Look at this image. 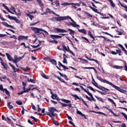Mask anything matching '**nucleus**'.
<instances>
[{"mask_svg":"<svg viewBox=\"0 0 127 127\" xmlns=\"http://www.w3.org/2000/svg\"><path fill=\"white\" fill-rule=\"evenodd\" d=\"M97 79L100 81V82H102V83H105L106 84H108V85H110V86H112L113 88H114L115 90H117V91H119V92H120L121 93H125L126 92L125 90L124 89H122L120 87L115 85V84H113V83L110 82V81L106 80V79H103L102 77L100 76H97Z\"/></svg>","mask_w":127,"mask_h":127,"instance_id":"nucleus-1","label":"nucleus"},{"mask_svg":"<svg viewBox=\"0 0 127 127\" xmlns=\"http://www.w3.org/2000/svg\"><path fill=\"white\" fill-rule=\"evenodd\" d=\"M31 29L34 32L36 35H40V34H41V37H45V34L46 35H48V32L42 28L31 27ZM43 32H45V34H44Z\"/></svg>","mask_w":127,"mask_h":127,"instance_id":"nucleus-2","label":"nucleus"},{"mask_svg":"<svg viewBox=\"0 0 127 127\" xmlns=\"http://www.w3.org/2000/svg\"><path fill=\"white\" fill-rule=\"evenodd\" d=\"M79 87H80L81 89H83V90L85 92V93H87V95H88V96H90V97H91V98L89 97V96H88V95H85V97L86 98V99L87 100H88V101H90V102H92V101H93V102H96V99L95 98H94V97L93 96V94H92V93H90V92L87 91V90L85 88H84V87L81 86L80 85Z\"/></svg>","mask_w":127,"mask_h":127,"instance_id":"nucleus-3","label":"nucleus"},{"mask_svg":"<svg viewBox=\"0 0 127 127\" xmlns=\"http://www.w3.org/2000/svg\"><path fill=\"white\" fill-rule=\"evenodd\" d=\"M81 3H82V1H80L79 3L64 2L63 3H62V5H64V6H66V5H72L71 8H73V7H74V8L75 9H76V8H77V7L76 6V5H77V6H80L81 5Z\"/></svg>","mask_w":127,"mask_h":127,"instance_id":"nucleus-4","label":"nucleus"},{"mask_svg":"<svg viewBox=\"0 0 127 127\" xmlns=\"http://www.w3.org/2000/svg\"><path fill=\"white\" fill-rule=\"evenodd\" d=\"M70 19L72 22H69V23H67V26H72L73 27H80V25L76 24V22L74 21L70 16H67L66 19Z\"/></svg>","mask_w":127,"mask_h":127,"instance_id":"nucleus-5","label":"nucleus"},{"mask_svg":"<svg viewBox=\"0 0 127 127\" xmlns=\"http://www.w3.org/2000/svg\"><path fill=\"white\" fill-rule=\"evenodd\" d=\"M49 113L48 114H50V115H52V116H54V117H57L58 115L56 113H54L55 112H57V113H58V110L55 108V107H49Z\"/></svg>","mask_w":127,"mask_h":127,"instance_id":"nucleus-6","label":"nucleus"},{"mask_svg":"<svg viewBox=\"0 0 127 127\" xmlns=\"http://www.w3.org/2000/svg\"><path fill=\"white\" fill-rule=\"evenodd\" d=\"M54 30L55 32H56V33H64V32H67L66 30L58 28H56Z\"/></svg>","mask_w":127,"mask_h":127,"instance_id":"nucleus-7","label":"nucleus"},{"mask_svg":"<svg viewBox=\"0 0 127 127\" xmlns=\"http://www.w3.org/2000/svg\"><path fill=\"white\" fill-rule=\"evenodd\" d=\"M8 18L9 19H12L13 20H14L16 23H21V21L19 19H16V17H13L9 15H8Z\"/></svg>","mask_w":127,"mask_h":127,"instance_id":"nucleus-8","label":"nucleus"},{"mask_svg":"<svg viewBox=\"0 0 127 127\" xmlns=\"http://www.w3.org/2000/svg\"><path fill=\"white\" fill-rule=\"evenodd\" d=\"M98 88V89H99V90H101V91H103V92H105V93H107L108 91H110V89L108 88H106L104 87H103L102 86H96Z\"/></svg>","mask_w":127,"mask_h":127,"instance_id":"nucleus-9","label":"nucleus"},{"mask_svg":"<svg viewBox=\"0 0 127 127\" xmlns=\"http://www.w3.org/2000/svg\"><path fill=\"white\" fill-rule=\"evenodd\" d=\"M56 19L57 21H62V20H65L67 19V16H63V17H56Z\"/></svg>","mask_w":127,"mask_h":127,"instance_id":"nucleus-10","label":"nucleus"},{"mask_svg":"<svg viewBox=\"0 0 127 127\" xmlns=\"http://www.w3.org/2000/svg\"><path fill=\"white\" fill-rule=\"evenodd\" d=\"M28 36L20 35L18 37V40H27Z\"/></svg>","mask_w":127,"mask_h":127,"instance_id":"nucleus-11","label":"nucleus"},{"mask_svg":"<svg viewBox=\"0 0 127 127\" xmlns=\"http://www.w3.org/2000/svg\"><path fill=\"white\" fill-rule=\"evenodd\" d=\"M2 24L5 26H6L7 27H10V28H12V29H15V27H13V26L9 25L6 22H2Z\"/></svg>","mask_w":127,"mask_h":127,"instance_id":"nucleus-12","label":"nucleus"},{"mask_svg":"<svg viewBox=\"0 0 127 127\" xmlns=\"http://www.w3.org/2000/svg\"><path fill=\"white\" fill-rule=\"evenodd\" d=\"M52 99L53 100H57V101H60V99H59V97H58V96L57 94H53V93L52 92Z\"/></svg>","mask_w":127,"mask_h":127,"instance_id":"nucleus-13","label":"nucleus"},{"mask_svg":"<svg viewBox=\"0 0 127 127\" xmlns=\"http://www.w3.org/2000/svg\"><path fill=\"white\" fill-rule=\"evenodd\" d=\"M54 77H55L56 78H57V79H58V80H59V81H60L61 82H62L63 83H64V84L67 85V82L64 81V79L61 78V77H60L59 76L56 75H55Z\"/></svg>","mask_w":127,"mask_h":127,"instance_id":"nucleus-14","label":"nucleus"},{"mask_svg":"<svg viewBox=\"0 0 127 127\" xmlns=\"http://www.w3.org/2000/svg\"><path fill=\"white\" fill-rule=\"evenodd\" d=\"M50 36L52 38V39H58V38H61V36L57 35H50Z\"/></svg>","mask_w":127,"mask_h":127,"instance_id":"nucleus-15","label":"nucleus"},{"mask_svg":"<svg viewBox=\"0 0 127 127\" xmlns=\"http://www.w3.org/2000/svg\"><path fill=\"white\" fill-rule=\"evenodd\" d=\"M60 103L62 106V108H64V107H67V106L69 107V108H71V107H72V104L71 103H69L68 104H66L65 103H63L61 102H60Z\"/></svg>","mask_w":127,"mask_h":127,"instance_id":"nucleus-16","label":"nucleus"},{"mask_svg":"<svg viewBox=\"0 0 127 127\" xmlns=\"http://www.w3.org/2000/svg\"><path fill=\"white\" fill-rule=\"evenodd\" d=\"M5 55L6 56L8 60H9V61H11L12 60H13V59H12V58L11 57V56H10L9 54L5 53Z\"/></svg>","mask_w":127,"mask_h":127,"instance_id":"nucleus-17","label":"nucleus"},{"mask_svg":"<svg viewBox=\"0 0 127 127\" xmlns=\"http://www.w3.org/2000/svg\"><path fill=\"white\" fill-rule=\"evenodd\" d=\"M90 112H91V113H95V114H98L99 115H103V116H105V117H107V115L106 114H105V113H104L103 112H96V111H91Z\"/></svg>","mask_w":127,"mask_h":127,"instance_id":"nucleus-18","label":"nucleus"},{"mask_svg":"<svg viewBox=\"0 0 127 127\" xmlns=\"http://www.w3.org/2000/svg\"><path fill=\"white\" fill-rule=\"evenodd\" d=\"M36 0L39 3V5H40L41 7H44V5L42 3V1H41V0Z\"/></svg>","mask_w":127,"mask_h":127,"instance_id":"nucleus-19","label":"nucleus"},{"mask_svg":"<svg viewBox=\"0 0 127 127\" xmlns=\"http://www.w3.org/2000/svg\"><path fill=\"white\" fill-rule=\"evenodd\" d=\"M116 53L119 54V56H122L123 55V53L122 52L121 49H119V50H116Z\"/></svg>","mask_w":127,"mask_h":127,"instance_id":"nucleus-20","label":"nucleus"},{"mask_svg":"<svg viewBox=\"0 0 127 127\" xmlns=\"http://www.w3.org/2000/svg\"><path fill=\"white\" fill-rule=\"evenodd\" d=\"M78 31L81 33H84L85 35L87 34V31L85 29H78Z\"/></svg>","mask_w":127,"mask_h":127,"instance_id":"nucleus-21","label":"nucleus"},{"mask_svg":"<svg viewBox=\"0 0 127 127\" xmlns=\"http://www.w3.org/2000/svg\"><path fill=\"white\" fill-rule=\"evenodd\" d=\"M71 96H72V97H73L74 98H75V100H80V97H79V96H78V95H77L76 94H70Z\"/></svg>","mask_w":127,"mask_h":127,"instance_id":"nucleus-22","label":"nucleus"},{"mask_svg":"<svg viewBox=\"0 0 127 127\" xmlns=\"http://www.w3.org/2000/svg\"><path fill=\"white\" fill-rule=\"evenodd\" d=\"M59 73L60 74V76H61V77H64L65 80H68V77H67V75L65 74H63V73L60 72H59Z\"/></svg>","mask_w":127,"mask_h":127,"instance_id":"nucleus-23","label":"nucleus"},{"mask_svg":"<svg viewBox=\"0 0 127 127\" xmlns=\"http://www.w3.org/2000/svg\"><path fill=\"white\" fill-rule=\"evenodd\" d=\"M92 81H93V82H92V85H93L94 86H95V87H96V88H98V87L97 86H99V85H98V83H97V82L95 81V79L93 78V77H92Z\"/></svg>","mask_w":127,"mask_h":127,"instance_id":"nucleus-24","label":"nucleus"},{"mask_svg":"<svg viewBox=\"0 0 127 127\" xmlns=\"http://www.w3.org/2000/svg\"><path fill=\"white\" fill-rule=\"evenodd\" d=\"M48 42L49 43H55V44H58V41H57V40H48Z\"/></svg>","mask_w":127,"mask_h":127,"instance_id":"nucleus-25","label":"nucleus"},{"mask_svg":"<svg viewBox=\"0 0 127 127\" xmlns=\"http://www.w3.org/2000/svg\"><path fill=\"white\" fill-rule=\"evenodd\" d=\"M108 1L110 2V4L112 7H116V4L113 1V0H108Z\"/></svg>","mask_w":127,"mask_h":127,"instance_id":"nucleus-26","label":"nucleus"},{"mask_svg":"<svg viewBox=\"0 0 127 127\" xmlns=\"http://www.w3.org/2000/svg\"><path fill=\"white\" fill-rule=\"evenodd\" d=\"M66 51H67V52L70 53L71 54V55H72L73 56H75V54H74V53H73V52H72V51L70 50V48H69V46H67V48Z\"/></svg>","mask_w":127,"mask_h":127,"instance_id":"nucleus-27","label":"nucleus"},{"mask_svg":"<svg viewBox=\"0 0 127 127\" xmlns=\"http://www.w3.org/2000/svg\"><path fill=\"white\" fill-rule=\"evenodd\" d=\"M51 63H52V64H53V65H57V62H56L55 61V60H54V59H51V61L50 62Z\"/></svg>","mask_w":127,"mask_h":127,"instance_id":"nucleus-28","label":"nucleus"},{"mask_svg":"<svg viewBox=\"0 0 127 127\" xmlns=\"http://www.w3.org/2000/svg\"><path fill=\"white\" fill-rule=\"evenodd\" d=\"M68 31H70L69 34L70 35H75V31L71 29H68Z\"/></svg>","mask_w":127,"mask_h":127,"instance_id":"nucleus-29","label":"nucleus"},{"mask_svg":"<svg viewBox=\"0 0 127 127\" xmlns=\"http://www.w3.org/2000/svg\"><path fill=\"white\" fill-rule=\"evenodd\" d=\"M90 8H91V9H92V10H93V11H94V12H96V13H98V12H99V11H98L97 9H96L93 7H92V6H89Z\"/></svg>","mask_w":127,"mask_h":127,"instance_id":"nucleus-30","label":"nucleus"},{"mask_svg":"<svg viewBox=\"0 0 127 127\" xmlns=\"http://www.w3.org/2000/svg\"><path fill=\"white\" fill-rule=\"evenodd\" d=\"M66 39H67V40H68V41L70 42L71 45H72V46L74 49H75L76 50H78V49L77 48L74 47V44H73V42H72V41H71V40H70V39L68 38V37H66Z\"/></svg>","mask_w":127,"mask_h":127,"instance_id":"nucleus-31","label":"nucleus"},{"mask_svg":"<svg viewBox=\"0 0 127 127\" xmlns=\"http://www.w3.org/2000/svg\"><path fill=\"white\" fill-rule=\"evenodd\" d=\"M95 98L98 100V101H99L100 102H101L102 103H104V100H103V98L101 97H99L97 96H95Z\"/></svg>","mask_w":127,"mask_h":127,"instance_id":"nucleus-32","label":"nucleus"},{"mask_svg":"<svg viewBox=\"0 0 127 127\" xmlns=\"http://www.w3.org/2000/svg\"><path fill=\"white\" fill-rule=\"evenodd\" d=\"M108 101H110V102H111V103H112L113 104V105L115 107H117V104L115 103V101H114V100H113V99H112L110 98H108Z\"/></svg>","mask_w":127,"mask_h":127,"instance_id":"nucleus-33","label":"nucleus"},{"mask_svg":"<svg viewBox=\"0 0 127 127\" xmlns=\"http://www.w3.org/2000/svg\"><path fill=\"white\" fill-rule=\"evenodd\" d=\"M46 115L47 116H49L50 118H51V120H52V121L53 122L55 121V120H54V118H53V117H54V116H53L52 115H50V114H49V113H47Z\"/></svg>","mask_w":127,"mask_h":127,"instance_id":"nucleus-34","label":"nucleus"},{"mask_svg":"<svg viewBox=\"0 0 127 127\" xmlns=\"http://www.w3.org/2000/svg\"><path fill=\"white\" fill-rule=\"evenodd\" d=\"M4 91H5V93H6V95L8 96V97H10V94H9V91L6 88L4 89Z\"/></svg>","mask_w":127,"mask_h":127,"instance_id":"nucleus-35","label":"nucleus"},{"mask_svg":"<svg viewBox=\"0 0 127 127\" xmlns=\"http://www.w3.org/2000/svg\"><path fill=\"white\" fill-rule=\"evenodd\" d=\"M27 16H28V17H29V18L31 19V20H32V19H33V18H34V16L30 14V13H28L27 14Z\"/></svg>","mask_w":127,"mask_h":127,"instance_id":"nucleus-36","label":"nucleus"},{"mask_svg":"<svg viewBox=\"0 0 127 127\" xmlns=\"http://www.w3.org/2000/svg\"><path fill=\"white\" fill-rule=\"evenodd\" d=\"M27 81L28 82H30L31 83H36L35 80L32 79L31 78L29 79V78H27Z\"/></svg>","mask_w":127,"mask_h":127,"instance_id":"nucleus-37","label":"nucleus"},{"mask_svg":"<svg viewBox=\"0 0 127 127\" xmlns=\"http://www.w3.org/2000/svg\"><path fill=\"white\" fill-rule=\"evenodd\" d=\"M114 68H115V69H123V68H124V66L120 65H114Z\"/></svg>","mask_w":127,"mask_h":127,"instance_id":"nucleus-38","label":"nucleus"},{"mask_svg":"<svg viewBox=\"0 0 127 127\" xmlns=\"http://www.w3.org/2000/svg\"><path fill=\"white\" fill-rule=\"evenodd\" d=\"M7 106L10 110H11V109H13V106L10 105V102H8L7 104Z\"/></svg>","mask_w":127,"mask_h":127,"instance_id":"nucleus-39","label":"nucleus"},{"mask_svg":"<svg viewBox=\"0 0 127 127\" xmlns=\"http://www.w3.org/2000/svg\"><path fill=\"white\" fill-rule=\"evenodd\" d=\"M13 62L14 63H15L16 64L18 61H19V59L18 58H16V59L15 58L14 60H12Z\"/></svg>","mask_w":127,"mask_h":127,"instance_id":"nucleus-40","label":"nucleus"},{"mask_svg":"<svg viewBox=\"0 0 127 127\" xmlns=\"http://www.w3.org/2000/svg\"><path fill=\"white\" fill-rule=\"evenodd\" d=\"M63 101L64 102V103H66V104H70V103H71V101L66 99H63Z\"/></svg>","mask_w":127,"mask_h":127,"instance_id":"nucleus-41","label":"nucleus"},{"mask_svg":"<svg viewBox=\"0 0 127 127\" xmlns=\"http://www.w3.org/2000/svg\"><path fill=\"white\" fill-rule=\"evenodd\" d=\"M0 63L2 66L4 67V69H6V64L4 63L3 62H0Z\"/></svg>","mask_w":127,"mask_h":127,"instance_id":"nucleus-42","label":"nucleus"},{"mask_svg":"<svg viewBox=\"0 0 127 127\" xmlns=\"http://www.w3.org/2000/svg\"><path fill=\"white\" fill-rule=\"evenodd\" d=\"M102 33H104V34H106L107 35H109V36H111V37H114V36H113L112 35H111V34L107 32H102Z\"/></svg>","mask_w":127,"mask_h":127,"instance_id":"nucleus-43","label":"nucleus"},{"mask_svg":"<svg viewBox=\"0 0 127 127\" xmlns=\"http://www.w3.org/2000/svg\"><path fill=\"white\" fill-rule=\"evenodd\" d=\"M55 3L56 5V6H60V2H59V0H56L55 1Z\"/></svg>","mask_w":127,"mask_h":127,"instance_id":"nucleus-44","label":"nucleus"},{"mask_svg":"<svg viewBox=\"0 0 127 127\" xmlns=\"http://www.w3.org/2000/svg\"><path fill=\"white\" fill-rule=\"evenodd\" d=\"M87 88H88V89H90V90H91L93 92H96V90L93 89V88L92 87V86H87Z\"/></svg>","mask_w":127,"mask_h":127,"instance_id":"nucleus-45","label":"nucleus"},{"mask_svg":"<svg viewBox=\"0 0 127 127\" xmlns=\"http://www.w3.org/2000/svg\"><path fill=\"white\" fill-rule=\"evenodd\" d=\"M85 14L86 16H89V17H93V15H91V14L87 12H85Z\"/></svg>","mask_w":127,"mask_h":127,"instance_id":"nucleus-46","label":"nucleus"},{"mask_svg":"<svg viewBox=\"0 0 127 127\" xmlns=\"http://www.w3.org/2000/svg\"><path fill=\"white\" fill-rule=\"evenodd\" d=\"M16 104H17V105H18L19 106H21V105H22V102L20 101H16Z\"/></svg>","mask_w":127,"mask_h":127,"instance_id":"nucleus-47","label":"nucleus"},{"mask_svg":"<svg viewBox=\"0 0 127 127\" xmlns=\"http://www.w3.org/2000/svg\"><path fill=\"white\" fill-rule=\"evenodd\" d=\"M30 118L32 119V120H33L35 123H37V119H36V118H35L34 117L30 116Z\"/></svg>","mask_w":127,"mask_h":127,"instance_id":"nucleus-48","label":"nucleus"},{"mask_svg":"<svg viewBox=\"0 0 127 127\" xmlns=\"http://www.w3.org/2000/svg\"><path fill=\"white\" fill-rule=\"evenodd\" d=\"M76 110H77V112H76L77 114H78V115H80V116H81V117H82V116H83V114L82 113V112L81 111H79L78 110V109H76Z\"/></svg>","mask_w":127,"mask_h":127,"instance_id":"nucleus-49","label":"nucleus"},{"mask_svg":"<svg viewBox=\"0 0 127 127\" xmlns=\"http://www.w3.org/2000/svg\"><path fill=\"white\" fill-rule=\"evenodd\" d=\"M0 91H2L3 93L4 92V89H3V86L2 84L0 85Z\"/></svg>","mask_w":127,"mask_h":127,"instance_id":"nucleus-50","label":"nucleus"},{"mask_svg":"<svg viewBox=\"0 0 127 127\" xmlns=\"http://www.w3.org/2000/svg\"><path fill=\"white\" fill-rule=\"evenodd\" d=\"M37 108H38V111H37V112H38V113L41 112V108H40V106H39V104H38V105H37Z\"/></svg>","mask_w":127,"mask_h":127,"instance_id":"nucleus-51","label":"nucleus"},{"mask_svg":"<svg viewBox=\"0 0 127 127\" xmlns=\"http://www.w3.org/2000/svg\"><path fill=\"white\" fill-rule=\"evenodd\" d=\"M31 90V88H27V89H25L24 90V93H29V91Z\"/></svg>","mask_w":127,"mask_h":127,"instance_id":"nucleus-52","label":"nucleus"},{"mask_svg":"<svg viewBox=\"0 0 127 127\" xmlns=\"http://www.w3.org/2000/svg\"><path fill=\"white\" fill-rule=\"evenodd\" d=\"M81 38L82 39H84L85 40H86V41H87V43H90V41L87 38H86L85 37H81Z\"/></svg>","mask_w":127,"mask_h":127,"instance_id":"nucleus-53","label":"nucleus"},{"mask_svg":"<svg viewBox=\"0 0 127 127\" xmlns=\"http://www.w3.org/2000/svg\"><path fill=\"white\" fill-rule=\"evenodd\" d=\"M96 91H97V92H98V93L101 94V95H106V92H103L100 91L98 90H96Z\"/></svg>","mask_w":127,"mask_h":127,"instance_id":"nucleus-54","label":"nucleus"},{"mask_svg":"<svg viewBox=\"0 0 127 127\" xmlns=\"http://www.w3.org/2000/svg\"><path fill=\"white\" fill-rule=\"evenodd\" d=\"M18 16H20L21 15V13L20 12V10L18 9V12L16 13Z\"/></svg>","mask_w":127,"mask_h":127,"instance_id":"nucleus-55","label":"nucleus"},{"mask_svg":"<svg viewBox=\"0 0 127 127\" xmlns=\"http://www.w3.org/2000/svg\"><path fill=\"white\" fill-rule=\"evenodd\" d=\"M46 12L47 13H47H51V11L50 10V8H47V9H46Z\"/></svg>","mask_w":127,"mask_h":127,"instance_id":"nucleus-56","label":"nucleus"},{"mask_svg":"<svg viewBox=\"0 0 127 127\" xmlns=\"http://www.w3.org/2000/svg\"><path fill=\"white\" fill-rule=\"evenodd\" d=\"M53 124L55 126H59V122L58 121H54Z\"/></svg>","mask_w":127,"mask_h":127,"instance_id":"nucleus-57","label":"nucleus"},{"mask_svg":"<svg viewBox=\"0 0 127 127\" xmlns=\"http://www.w3.org/2000/svg\"><path fill=\"white\" fill-rule=\"evenodd\" d=\"M44 60H45L46 61H49V62H50L51 59L50 58H44Z\"/></svg>","mask_w":127,"mask_h":127,"instance_id":"nucleus-58","label":"nucleus"},{"mask_svg":"<svg viewBox=\"0 0 127 127\" xmlns=\"http://www.w3.org/2000/svg\"><path fill=\"white\" fill-rule=\"evenodd\" d=\"M42 77H43V78H44V79H49L48 77L46 76V74L44 73L42 74Z\"/></svg>","mask_w":127,"mask_h":127,"instance_id":"nucleus-59","label":"nucleus"},{"mask_svg":"<svg viewBox=\"0 0 127 127\" xmlns=\"http://www.w3.org/2000/svg\"><path fill=\"white\" fill-rule=\"evenodd\" d=\"M88 35H89V36L90 37H93V34H92V32H91V31H88Z\"/></svg>","mask_w":127,"mask_h":127,"instance_id":"nucleus-60","label":"nucleus"},{"mask_svg":"<svg viewBox=\"0 0 127 127\" xmlns=\"http://www.w3.org/2000/svg\"><path fill=\"white\" fill-rule=\"evenodd\" d=\"M11 10L15 12V13H16V11H15V8L13 6H11Z\"/></svg>","mask_w":127,"mask_h":127,"instance_id":"nucleus-61","label":"nucleus"},{"mask_svg":"<svg viewBox=\"0 0 127 127\" xmlns=\"http://www.w3.org/2000/svg\"><path fill=\"white\" fill-rule=\"evenodd\" d=\"M28 123L29 124H30V125H35V123H33L32 122H31V120H30V119H28Z\"/></svg>","mask_w":127,"mask_h":127,"instance_id":"nucleus-62","label":"nucleus"},{"mask_svg":"<svg viewBox=\"0 0 127 127\" xmlns=\"http://www.w3.org/2000/svg\"><path fill=\"white\" fill-rule=\"evenodd\" d=\"M68 123L69 124H70V125L73 126V127H76V126L75 125V124H74V123H73V122H72V121H69Z\"/></svg>","mask_w":127,"mask_h":127,"instance_id":"nucleus-63","label":"nucleus"},{"mask_svg":"<svg viewBox=\"0 0 127 127\" xmlns=\"http://www.w3.org/2000/svg\"><path fill=\"white\" fill-rule=\"evenodd\" d=\"M10 38H13L14 39H17V38L16 37V36L13 35L12 36L10 37Z\"/></svg>","mask_w":127,"mask_h":127,"instance_id":"nucleus-64","label":"nucleus"}]
</instances>
